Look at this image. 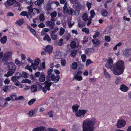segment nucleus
I'll list each match as a JSON object with an SVG mask.
<instances>
[{
	"label": "nucleus",
	"instance_id": "f03ea898",
	"mask_svg": "<svg viewBox=\"0 0 131 131\" xmlns=\"http://www.w3.org/2000/svg\"><path fill=\"white\" fill-rule=\"evenodd\" d=\"M96 122L94 118H87L83 121L82 124L83 131H93L95 129L94 126Z\"/></svg>",
	"mask_w": 131,
	"mask_h": 131
},
{
	"label": "nucleus",
	"instance_id": "412c9836",
	"mask_svg": "<svg viewBox=\"0 0 131 131\" xmlns=\"http://www.w3.org/2000/svg\"><path fill=\"white\" fill-rule=\"evenodd\" d=\"M4 101V99L0 97V106H4L7 104L6 102H5Z\"/></svg>",
	"mask_w": 131,
	"mask_h": 131
},
{
	"label": "nucleus",
	"instance_id": "774afa93",
	"mask_svg": "<svg viewBox=\"0 0 131 131\" xmlns=\"http://www.w3.org/2000/svg\"><path fill=\"white\" fill-rule=\"evenodd\" d=\"M38 26L40 28H42L44 27L45 26V25L43 23H41L39 24Z\"/></svg>",
	"mask_w": 131,
	"mask_h": 131
},
{
	"label": "nucleus",
	"instance_id": "39448f33",
	"mask_svg": "<svg viewBox=\"0 0 131 131\" xmlns=\"http://www.w3.org/2000/svg\"><path fill=\"white\" fill-rule=\"evenodd\" d=\"M87 111L86 110H79L75 114V116L77 117L82 118L84 117L85 114Z\"/></svg>",
	"mask_w": 131,
	"mask_h": 131
},
{
	"label": "nucleus",
	"instance_id": "9b49d317",
	"mask_svg": "<svg viewBox=\"0 0 131 131\" xmlns=\"http://www.w3.org/2000/svg\"><path fill=\"white\" fill-rule=\"evenodd\" d=\"M119 89L122 91L127 92L128 90V88L124 84H122L120 86Z\"/></svg>",
	"mask_w": 131,
	"mask_h": 131
},
{
	"label": "nucleus",
	"instance_id": "4be33fe9",
	"mask_svg": "<svg viewBox=\"0 0 131 131\" xmlns=\"http://www.w3.org/2000/svg\"><path fill=\"white\" fill-rule=\"evenodd\" d=\"M70 2L72 4H73L75 2V4L77 6V7H80V5L79 2L78 0H70Z\"/></svg>",
	"mask_w": 131,
	"mask_h": 131
},
{
	"label": "nucleus",
	"instance_id": "a18cd8bd",
	"mask_svg": "<svg viewBox=\"0 0 131 131\" xmlns=\"http://www.w3.org/2000/svg\"><path fill=\"white\" fill-rule=\"evenodd\" d=\"M28 14L27 12L25 11L22 12L20 14V15L22 16H27Z\"/></svg>",
	"mask_w": 131,
	"mask_h": 131
},
{
	"label": "nucleus",
	"instance_id": "3c124183",
	"mask_svg": "<svg viewBox=\"0 0 131 131\" xmlns=\"http://www.w3.org/2000/svg\"><path fill=\"white\" fill-rule=\"evenodd\" d=\"M57 14L56 12L54 11L52 13H51L50 14V15L51 17H55L57 16Z\"/></svg>",
	"mask_w": 131,
	"mask_h": 131
},
{
	"label": "nucleus",
	"instance_id": "052dcab7",
	"mask_svg": "<svg viewBox=\"0 0 131 131\" xmlns=\"http://www.w3.org/2000/svg\"><path fill=\"white\" fill-rule=\"evenodd\" d=\"M81 58L83 62H84L85 61V59L86 58V56L85 54H82L81 56Z\"/></svg>",
	"mask_w": 131,
	"mask_h": 131
},
{
	"label": "nucleus",
	"instance_id": "58836bf2",
	"mask_svg": "<svg viewBox=\"0 0 131 131\" xmlns=\"http://www.w3.org/2000/svg\"><path fill=\"white\" fill-rule=\"evenodd\" d=\"M70 46L71 47L75 48L76 46V43L74 41H72L70 43Z\"/></svg>",
	"mask_w": 131,
	"mask_h": 131
},
{
	"label": "nucleus",
	"instance_id": "ddd939ff",
	"mask_svg": "<svg viewBox=\"0 0 131 131\" xmlns=\"http://www.w3.org/2000/svg\"><path fill=\"white\" fill-rule=\"evenodd\" d=\"M53 48L51 46L48 45L44 48L46 52H47L48 53H51L52 52Z\"/></svg>",
	"mask_w": 131,
	"mask_h": 131
},
{
	"label": "nucleus",
	"instance_id": "ea45409f",
	"mask_svg": "<svg viewBox=\"0 0 131 131\" xmlns=\"http://www.w3.org/2000/svg\"><path fill=\"white\" fill-rule=\"evenodd\" d=\"M65 30L64 29L61 27L60 30L59 35L60 36H62L64 33Z\"/></svg>",
	"mask_w": 131,
	"mask_h": 131
},
{
	"label": "nucleus",
	"instance_id": "13d9d810",
	"mask_svg": "<svg viewBox=\"0 0 131 131\" xmlns=\"http://www.w3.org/2000/svg\"><path fill=\"white\" fill-rule=\"evenodd\" d=\"M105 40L107 42H109L111 41V38L109 36H106L105 37Z\"/></svg>",
	"mask_w": 131,
	"mask_h": 131
},
{
	"label": "nucleus",
	"instance_id": "a878e982",
	"mask_svg": "<svg viewBox=\"0 0 131 131\" xmlns=\"http://www.w3.org/2000/svg\"><path fill=\"white\" fill-rule=\"evenodd\" d=\"M7 41V37L6 36H4L2 37L1 39V42L3 44L5 43Z\"/></svg>",
	"mask_w": 131,
	"mask_h": 131
},
{
	"label": "nucleus",
	"instance_id": "79ce46f5",
	"mask_svg": "<svg viewBox=\"0 0 131 131\" xmlns=\"http://www.w3.org/2000/svg\"><path fill=\"white\" fill-rule=\"evenodd\" d=\"M39 19L41 21H43L45 19V17L43 14H41L40 16Z\"/></svg>",
	"mask_w": 131,
	"mask_h": 131
},
{
	"label": "nucleus",
	"instance_id": "09e8293b",
	"mask_svg": "<svg viewBox=\"0 0 131 131\" xmlns=\"http://www.w3.org/2000/svg\"><path fill=\"white\" fill-rule=\"evenodd\" d=\"M77 53V51L75 50L72 51L71 52V55L73 57L75 56Z\"/></svg>",
	"mask_w": 131,
	"mask_h": 131
},
{
	"label": "nucleus",
	"instance_id": "6e6d98bb",
	"mask_svg": "<svg viewBox=\"0 0 131 131\" xmlns=\"http://www.w3.org/2000/svg\"><path fill=\"white\" fill-rule=\"evenodd\" d=\"M15 76L16 77L17 79H18L21 77L20 73L18 72H17L16 73Z\"/></svg>",
	"mask_w": 131,
	"mask_h": 131
},
{
	"label": "nucleus",
	"instance_id": "0e129e2a",
	"mask_svg": "<svg viewBox=\"0 0 131 131\" xmlns=\"http://www.w3.org/2000/svg\"><path fill=\"white\" fill-rule=\"evenodd\" d=\"M25 68L26 69H27L29 70L31 72L32 71V69L30 67L28 66L27 65L25 67Z\"/></svg>",
	"mask_w": 131,
	"mask_h": 131
},
{
	"label": "nucleus",
	"instance_id": "6e6552de",
	"mask_svg": "<svg viewBox=\"0 0 131 131\" xmlns=\"http://www.w3.org/2000/svg\"><path fill=\"white\" fill-rule=\"evenodd\" d=\"M123 54L126 58L130 56H131V48H126L124 51Z\"/></svg>",
	"mask_w": 131,
	"mask_h": 131
},
{
	"label": "nucleus",
	"instance_id": "bb28decb",
	"mask_svg": "<svg viewBox=\"0 0 131 131\" xmlns=\"http://www.w3.org/2000/svg\"><path fill=\"white\" fill-rule=\"evenodd\" d=\"M82 18L83 20L86 21L88 20V16L86 13H84L82 15Z\"/></svg>",
	"mask_w": 131,
	"mask_h": 131
},
{
	"label": "nucleus",
	"instance_id": "c85d7f7f",
	"mask_svg": "<svg viewBox=\"0 0 131 131\" xmlns=\"http://www.w3.org/2000/svg\"><path fill=\"white\" fill-rule=\"evenodd\" d=\"M15 63L16 64L18 65L19 66L22 65L23 64V62L19 61L17 59L15 60Z\"/></svg>",
	"mask_w": 131,
	"mask_h": 131
},
{
	"label": "nucleus",
	"instance_id": "37998d69",
	"mask_svg": "<svg viewBox=\"0 0 131 131\" xmlns=\"http://www.w3.org/2000/svg\"><path fill=\"white\" fill-rule=\"evenodd\" d=\"M36 101L35 99H32L29 101L28 102V104L29 105H31L32 104Z\"/></svg>",
	"mask_w": 131,
	"mask_h": 131
},
{
	"label": "nucleus",
	"instance_id": "c03bdc74",
	"mask_svg": "<svg viewBox=\"0 0 131 131\" xmlns=\"http://www.w3.org/2000/svg\"><path fill=\"white\" fill-rule=\"evenodd\" d=\"M50 36L52 40H55L56 39L57 37V36L56 35H54L53 34H50Z\"/></svg>",
	"mask_w": 131,
	"mask_h": 131
},
{
	"label": "nucleus",
	"instance_id": "72a5a7b5",
	"mask_svg": "<svg viewBox=\"0 0 131 131\" xmlns=\"http://www.w3.org/2000/svg\"><path fill=\"white\" fill-rule=\"evenodd\" d=\"M10 96L12 100L14 101L16 100V96L15 95L12 94L10 95Z\"/></svg>",
	"mask_w": 131,
	"mask_h": 131
},
{
	"label": "nucleus",
	"instance_id": "7c9ffc66",
	"mask_svg": "<svg viewBox=\"0 0 131 131\" xmlns=\"http://www.w3.org/2000/svg\"><path fill=\"white\" fill-rule=\"evenodd\" d=\"M37 86L36 85H33L31 87V89L32 91L33 92H36L37 91Z\"/></svg>",
	"mask_w": 131,
	"mask_h": 131
},
{
	"label": "nucleus",
	"instance_id": "c9c22d12",
	"mask_svg": "<svg viewBox=\"0 0 131 131\" xmlns=\"http://www.w3.org/2000/svg\"><path fill=\"white\" fill-rule=\"evenodd\" d=\"M91 16L89 17L90 18H92L94 17L95 15V13L93 9L90 12Z\"/></svg>",
	"mask_w": 131,
	"mask_h": 131
},
{
	"label": "nucleus",
	"instance_id": "680f3d73",
	"mask_svg": "<svg viewBox=\"0 0 131 131\" xmlns=\"http://www.w3.org/2000/svg\"><path fill=\"white\" fill-rule=\"evenodd\" d=\"M34 112L32 111H30L28 113V115L30 117H32L34 114Z\"/></svg>",
	"mask_w": 131,
	"mask_h": 131
},
{
	"label": "nucleus",
	"instance_id": "e2e57ef3",
	"mask_svg": "<svg viewBox=\"0 0 131 131\" xmlns=\"http://www.w3.org/2000/svg\"><path fill=\"white\" fill-rule=\"evenodd\" d=\"M60 61L61 64L64 66H65L66 64V63L65 61V60L63 59H61L60 60Z\"/></svg>",
	"mask_w": 131,
	"mask_h": 131
},
{
	"label": "nucleus",
	"instance_id": "6ab92c4d",
	"mask_svg": "<svg viewBox=\"0 0 131 131\" xmlns=\"http://www.w3.org/2000/svg\"><path fill=\"white\" fill-rule=\"evenodd\" d=\"M14 0H7L6 2L5 3V4L6 6V5L9 6L11 5L14 3Z\"/></svg>",
	"mask_w": 131,
	"mask_h": 131
},
{
	"label": "nucleus",
	"instance_id": "864d4df0",
	"mask_svg": "<svg viewBox=\"0 0 131 131\" xmlns=\"http://www.w3.org/2000/svg\"><path fill=\"white\" fill-rule=\"evenodd\" d=\"M18 79L16 77L14 76L12 77L11 78V80L13 82H15L16 81H17V80Z\"/></svg>",
	"mask_w": 131,
	"mask_h": 131
},
{
	"label": "nucleus",
	"instance_id": "5fc2aeb1",
	"mask_svg": "<svg viewBox=\"0 0 131 131\" xmlns=\"http://www.w3.org/2000/svg\"><path fill=\"white\" fill-rule=\"evenodd\" d=\"M31 82L30 80L28 79H26L25 80H23L21 82L22 83H30Z\"/></svg>",
	"mask_w": 131,
	"mask_h": 131
},
{
	"label": "nucleus",
	"instance_id": "b1692460",
	"mask_svg": "<svg viewBox=\"0 0 131 131\" xmlns=\"http://www.w3.org/2000/svg\"><path fill=\"white\" fill-rule=\"evenodd\" d=\"M24 1L26 3H27L28 4H30V6L27 7V8H31L32 6L33 5V3L31 2V0H24Z\"/></svg>",
	"mask_w": 131,
	"mask_h": 131
},
{
	"label": "nucleus",
	"instance_id": "cd10ccee",
	"mask_svg": "<svg viewBox=\"0 0 131 131\" xmlns=\"http://www.w3.org/2000/svg\"><path fill=\"white\" fill-rule=\"evenodd\" d=\"M60 2L61 4H64V5L63 8H67V2H66V0H60Z\"/></svg>",
	"mask_w": 131,
	"mask_h": 131
},
{
	"label": "nucleus",
	"instance_id": "dca6fc26",
	"mask_svg": "<svg viewBox=\"0 0 131 131\" xmlns=\"http://www.w3.org/2000/svg\"><path fill=\"white\" fill-rule=\"evenodd\" d=\"M8 70V71L7 73V74H5L4 75V76L5 77H8L9 76L12 75L13 74H14L15 72V71L13 70Z\"/></svg>",
	"mask_w": 131,
	"mask_h": 131
},
{
	"label": "nucleus",
	"instance_id": "20e7f679",
	"mask_svg": "<svg viewBox=\"0 0 131 131\" xmlns=\"http://www.w3.org/2000/svg\"><path fill=\"white\" fill-rule=\"evenodd\" d=\"M12 55V53L11 52H7L5 53L2 59L3 61H5L4 63V65L8 64V62L7 61L11 58Z\"/></svg>",
	"mask_w": 131,
	"mask_h": 131
},
{
	"label": "nucleus",
	"instance_id": "7ed1b4c3",
	"mask_svg": "<svg viewBox=\"0 0 131 131\" xmlns=\"http://www.w3.org/2000/svg\"><path fill=\"white\" fill-rule=\"evenodd\" d=\"M46 79L47 80L46 81L49 82L52 80L53 81H54V82L56 83L59 81L60 79V76L58 75L57 77H55L54 75L53 74H47L46 77Z\"/></svg>",
	"mask_w": 131,
	"mask_h": 131
},
{
	"label": "nucleus",
	"instance_id": "9d476101",
	"mask_svg": "<svg viewBox=\"0 0 131 131\" xmlns=\"http://www.w3.org/2000/svg\"><path fill=\"white\" fill-rule=\"evenodd\" d=\"M46 25L47 26H50L51 29H53L54 28L55 24L53 22L48 21L46 22Z\"/></svg>",
	"mask_w": 131,
	"mask_h": 131
},
{
	"label": "nucleus",
	"instance_id": "f3484780",
	"mask_svg": "<svg viewBox=\"0 0 131 131\" xmlns=\"http://www.w3.org/2000/svg\"><path fill=\"white\" fill-rule=\"evenodd\" d=\"M45 77L44 73L41 74L39 78V81L40 82H43L45 81Z\"/></svg>",
	"mask_w": 131,
	"mask_h": 131
},
{
	"label": "nucleus",
	"instance_id": "c756f323",
	"mask_svg": "<svg viewBox=\"0 0 131 131\" xmlns=\"http://www.w3.org/2000/svg\"><path fill=\"white\" fill-rule=\"evenodd\" d=\"M29 10L28 12H27L28 14V15H32L33 16L35 15V14L33 12V9H28Z\"/></svg>",
	"mask_w": 131,
	"mask_h": 131
},
{
	"label": "nucleus",
	"instance_id": "4d7b16f0",
	"mask_svg": "<svg viewBox=\"0 0 131 131\" xmlns=\"http://www.w3.org/2000/svg\"><path fill=\"white\" fill-rule=\"evenodd\" d=\"M63 37L65 38L67 41L69 39V37H70V35L69 34H68V36L67 35L64 36Z\"/></svg>",
	"mask_w": 131,
	"mask_h": 131
},
{
	"label": "nucleus",
	"instance_id": "8fccbe9b",
	"mask_svg": "<svg viewBox=\"0 0 131 131\" xmlns=\"http://www.w3.org/2000/svg\"><path fill=\"white\" fill-rule=\"evenodd\" d=\"M47 131H58L57 130L54 128H48L46 130Z\"/></svg>",
	"mask_w": 131,
	"mask_h": 131
},
{
	"label": "nucleus",
	"instance_id": "f8f14e48",
	"mask_svg": "<svg viewBox=\"0 0 131 131\" xmlns=\"http://www.w3.org/2000/svg\"><path fill=\"white\" fill-rule=\"evenodd\" d=\"M24 20L23 18L19 19L15 22V24L17 26H19L22 25L24 23Z\"/></svg>",
	"mask_w": 131,
	"mask_h": 131
},
{
	"label": "nucleus",
	"instance_id": "0eeeda50",
	"mask_svg": "<svg viewBox=\"0 0 131 131\" xmlns=\"http://www.w3.org/2000/svg\"><path fill=\"white\" fill-rule=\"evenodd\" d=\"M126 121L123 119L118 120L117 122L116 126L118 128L124 127L126 125Z\"/></svg>",
	"mask_w": 131,
	"mask_h": 131
},
{
	"label": "nucleus",
	"instance_id": "4c0bfd02",
	"mask_svg": "<svg viewBox=\"0 0 131 131\" xmlns=\"http://www.w3.org/2000/svg\"><path fill=\"white\" fill-rule=\"evenodd\" d=\"M14 3L13 4L14 5L15 7H19L20 6V3L15 0L14 1Z\"/></svg>",
	"mask_w": 131,
	"mask_h": 131
},
{
	"label": "nucleus",
	"instance_id": "393cba45",
	"mask_svg": "<svg viewBox=\"0 0 131 131\" xmlns=\"http://www.w3.org/2000/svg\"><path fill=\"white\" fill-rule=\"evenodd\" d=\"M72 69L73 70L76 69L78 67V64L77 62H73L71 65Z\"/></svg>",
	"mask_w": 131,
	"mask_h": 131
},
{
	"label": "nucleus",
	"instance_id": "1a4fd4ad",
	"mask_svg": "<svg viewBox=\"0 0 131 131\" xmlns=\"http://www.w3.org/2000/svg\"><path fill=\"white\" fill-rule=\"evenodd\" d=\"M8 70H13L15 71L16 67L14 64L12 62H10L8 63Z\"/></svg>",
	"mask_w": 131,
	"mask_h": 131
},
{
	"label": "nucleus",
	"instance_id": "338daca9",
	"mask_svg": "<svg viewBox=\"0 0 131 131\" xmlns=\"http://www.w3.org/2000/svg\"><path fill=\"white\" fill-rule=\"evenodd\" d=\"M3 89L4 92H7L8 90V86H4Z\"/></svg>",
	"mask_w": 131,
	"mask_h": 131
},
{
	"label": "nucleus",
	"instance_id": "bf43d9fd",
	"mask_svg": "<svg viewBox=\"0 0 131 131\" xmlns=\"http://www.w3.org/2000/svg\"><path fill=\"white\" fill-rule=\"evenodd\" d=\"M92 61H91L90 59L87 60L86 62V66H87L89 64L92 63Z\"/></svg>",
	"mask_w": 131,
	"mask_h": 131
},
{
	"label": "nucleus",
	"instance_id": "49530a36",
	"mask_svg": "<svg viewBox=\"0 0 131 131\" xmlns=\"http://www.w3.org/2000/svg\"><path fill=\"white\" fill-rule=\"evenodd\" d=\"M82 31L88 34L89 33V30L88 29L86 28H83L82 29Z\"/></svg>",
	"mask_w": 131,
	"mask_h": 131
},
{
	"label": "nucleus",
	"instance_id": "5701e85b",
	"mask_svg": "<svg viewBox=\"0 0 131 131\" xmlns=\"http://www.w3.org/2000/svg\"><path fill=\"white\" fill-rule=\"evenodd\" d=\"M44 40H47L48 42H50L51 40V39L49 36L47 34H46L43 38Z\"/></svg>",
	"mask_w": 131,
	"mask_h": 131
},
{
	"label": "nucleus",
	"instance_id": "69168bd1",
	"mask_svg": "<svg viewBox=\"0 0 131 131\" xmlns=\"http://www.w3.org/2000/svg\"><path fill=\"white\" fill-rule=\"evenodd\" d=\"M58 30V28H55L53 30L51 31L50 34H53L55 33Z\"/></svg>",
	"mask_w": 131,
	"mask_h": 131
},
{
	"label": "nucleus",
	"instance_id": "f704fd0d",
	"mask_svg": "<svg viewBox=\"0 0 131 131\" xmlns=\"http://www.w3.org/2000/svg\"><path fill=\"white\" fill-rule=\"evenodd\" d=\"M92 41L94 44L95 45H99L100 43L98 39L96 40L94 39L92 40Z\"/></svg>",
	"mask_w": 131,
	"mask_h": 131
},
{
	"label": "nucleus",
	"instance_id": "4468645a",
	"mask_svg": "<svg viewBox=\"0 0 131 131\" xmlns=\"http://www.w3.org/2000/svg\"><path fill=\"white\" fill-rule=\"evenodd\" d=\"M72 111L73 112L75 113L78 111V109L79 108V105L77 104L73 105L72 106Z\"/></svg>",
	"mask_w": 131,
	"mask_h": 131
},
{
	"label": "nucleus",
	"instance_id": "a211bd4d",
	"mask_svg": "<svg viewBox=\"0 0 131 131\" xmlns=\"http://www.w3.org/2000/svg\"><path fill=\"white\" fill-rule=\"evenodd\" d=\"M27 27L29 29L30 32L35 37H37V35L36 34V32L35 30L32 28L29 25H27Z\"/></svg>",
	"mask_w": 131,
	"mask_h": 131
},
{
	"label": "nucleus",
	"instance_id": "2f4dec72",
	"mask_svg": "<svg viewBox=\"0 0 131 131\" xmlns=\"http://www.w3.org/2000/svg\"><path fill=\"white\" fill-rule=\"evenodd\" d=\"M104 75L106 76L105 77L106 78L107 77L110 79L111 77L110 75L109 74L108 72H106L105 69H104Z\"/></svg>",
	"mask_w": 131,
	"mask_h": 131
},
{
	"label": "nucleus",
	"instance_id": "aec40b11",
	"mask_svg": "<svg viewBox=\"0 0 131 131\" xmlns=\"http://www.w3.org/2000/svg\"><path fill=\"white\" fill-rule=\"evenodd\" d=\"M44 0H37L35 2V5L38 6H40L42 3L43 2Z\"/></svg>",
	"mask_w": 131,
	"mask_h": 131
},
{
	"label": "nucleus",
	"instance_id": "de8ad7c7",
	"mask_svg": "<svg viewBox=\"0 0 131 131\" xmlns=\"http://www.w3.org/2000/svg\"><path fill=\"white\" fill-rule=\"evenodd\" d=\"M63 43V41L62 39H60L58 42V45L59 46L62 45V44Z\"/></svg>",
	"mask_w": 131,
	"mask_h": 131
},
{
	"label": "nucleus",
	"instance_id": "423d86ee",
	"mask_svg": "<svg viewBox=\"0 0 131 131\" xmlns=\"http://www.w3.org/2000/svg\"><path fill=\"white\" fill-rule=\"evenodd\" d=\"M44 84L45 85L44 86L42 87L41 86L42 88V91L45 93H46L47 90L48 91H50V87L51 85L52 82H48L47 81H45Z\"/></svg>",
	"mask_w": 131,
	"mask_h": 131
},
{
	"label": "nucleus",
	"instance_id": "603ef678",
	"mask_svg": "<svg viewBox=\"0 0 131 131\" xmlns=\"http://www.w3.org/2000/svg\"><path fill=\"white\" fill-rule=\"evenodd\" d=\"M39 59H36L34 61V64L36 66H37L39 63Z\"/></svg>",
	"mask_w": 131,
	"mask_h": 131
},
{
	"label": "nucleus",
	"instance_id": "e433bc0d",
	"mask_svg": "<svg viewBox=\"0 0 131 131\" xmlns=\"http://www.w3.org/2000/svg\"><path fill=\"white\" fill-rule=\"evenodd\" d=\"M74 78L76 79L78 81H81L82 79V78L81 76L77 75H76L74 77Z\"/></svg>",
	"mask_w": 131,
	"mask_h": 131
},
{
	"label": "nucleus",
	"instance_id": "2eb2a0df",
	"mask_svg": "<svg viewBox=\"0 0 131 131\" xmlns=\"http://www.w3.org/2000/svg\"><path fill=\"white\" fill-rule=\"evenodd\" d=\"M46 127L43 126H41L35 128L33 129V131H45Z\"/></svg>",
	"mask_w": 131,
	"mask_h": 131
},
{
	"label": "nucleus",
	"instance_id": "473e14b6",
	"mask_svg": "<svg viewBox=\"0 0 131 131\" xmlns=\"http://www.w3.org/2000/svg\"><path fill=\"white\" fill-rule=\"evenodd\" d=\"M101 14L103 16L106 17L107 15V13L106 10L103 9L101 11Z\"/></svg>",
	"mask_w": 131,
	"mask_h": 131
},
{
	"label": "nucleus",
	"instance_id": "a19ab883",
	"mask_svg": "<svg viewBox=\"0 0 131 131\" xmlns=\"http://www.w3.org/2000/svg\"><path fill=\"white\" fill-rule=\"evenodd\" d=\"M83 40L81 41L83 44H84L85 42L88 41V38L86 36H85L83 38Z\"/></svg>",
	"mask_w": 131,
	"mask_h": 131
},
{
	"label": "nucleus",
	"instance_id": "f257e3e1",
	"mask_svg": "<svg viewBox=\"0 0 131 131\" xmlns=\"http://www.w3.org/2000/svg\"><path fill=\"white\" fill-rule=\"evenodd\" d=\"M113 60L111 58H109L105 66L108 68H110L113 72L115 75H118L122 74L125 69L124 62L122 60H119L115 64H113Z\"/></svg>",
	"mask_w": 131,
	"mask_h": 131
}]
</instances>
